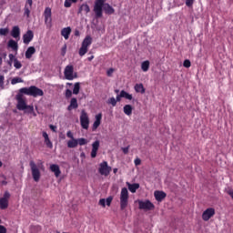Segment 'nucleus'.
I'll return each instance as SVG.
<instances>
[{
	"instance_id": "nucleus-6",
	"label": "nucleus",
	"mask_w": 233,
	"mask_h": 233,
	"mask_svg": "<svg viewBox=\"0 0 233 233\" xmlns=\"http://www.w3.org/2000/svg\"><path fill=\"white\" fill-rule=\"evenodd\" d=\"M103 3L104 0H96L94 5V12L97 19L103 17Z\"/></svg>"
},
{
	"instance_id": "nucleus-13",
	"label": "nucleus",
	"mask_w": 233,
	"mask_h": 233,
	"mask_svg": "<svg viewBox=\"0 0 233 233\" xmlns=\"http://www.w3.org/2000/svg\"><path fill=\"white\" fill-rule=\"evenodd\" d=\"M101 119H103V114L99 113L96 116V120L92 127L93 132L99 128V126L101 125Z\"/></svg>"
},
{
	"instance_id": "nucleus-35",
	"label": "nucleus",
	"mask_w": 233,
	"mask_h": 233,
	"mask_svg": "<svg viewBox=\"0 0 233 233\" xmlns=\"http://www.w3.org/2000/svg\"><path fill=\"white\" fill-rule=\"evenodd\" d=\"M72 3H77V0H65L64 6L66 8H70V6H72Z\"/></svg>"
},
{
	"instance_id": "nucleus-59",
	"label": "nucleus",
	"mask_w": 233,
	"mask_h": 233,
	"mask_svg": "<svg viewBox=\"0 0 233 233\" xmlns=\"http://www.w3.org/2000/svg\"><path fill=\"white\" fill-rule=\"evenodd\" d=\"M0 65H3V57L0 56Z\"/></svg>"
},
{
	"instance_id": "nucleus-49",
	"label": "nucleus",
	"mask_w": 233,
	"mask_h": 233,
	"mask_svg": "<svg viewBox=\"0 0 233 233\" xmlns=\"http://www.w3.org/2000/svg\"><path fill=\"white\" fill-rule=\"evenodd\" d=\"M32 5H34L33 0H26L25 5L29 6V8H32Z\"/></svg>"
},
{
	"instance_id": "nucleus-21",
	"label": "nucleus",
	"mask_w": 233,
	"mask_h": 233,
	"mask_svg": "<svg viewBox=\"0 0 233 233\" xmlns=\"http://www.w3.org/2000/svg\"><path fill=\"white\" fill-rule=\"evenodd\" d=\"M127 186L128 190L131 191L132 194H136V192L139 188L138 183L130 184V182H127Z\"/></svg>"
},
{
	"instance_id": "nucleus-30",
	"label": "nucleus",
	"mask_w": 233,
	"mask_h": 233,
	"mask_svg": "<svg viewBox=\"0 0 233 233\" xmlns=\"http://www.w3.org/2000/svg\"><path fill=\"white\" fill-rule=\"evenodd\" d=\"M120 97H124L125 99H128L129 101H132L133 96L132 95L128 94L127 91L122 90L120 92Z\"/></svg>"
},
{
	"instance_id": "nucleus-42",
	"label": "nucleus",
	"mask_w": 233,
	"mask_h": 233,
	"mask_svg": "<svg viewBox=\"0 0 233 233\" xmlns=\"http://www.w3.org/2000/svg\"><path fill=\"white\" fill-rule=\"evenodd\" d=\"M0 88H5V76L0 75Z\"/></svg>"
},
{
	"instance_id": "nucleus-16",
	"label": "nucleus",
	"mask_w": 233,
	"mask_h": 233,
	"mask_svg": "<svg viewBox=\"0 0 233 233\" xmlns=\"http://www.w3.org/2000/svg\"><path fill=\"white\" fill-rule=\"evenodd\" d=\"M97 150H99V140H96L92 144V151H91L92 158H95L97 157Z\"/></svg>"
},
{
	"instance_id": "nucleus-46",
	"label": "nucleus",
	"mask_w": 233,
	"mask_h": 233,
	"mask_svg": "<svg viewBox=\"0 0 233 233\" xmlns=\"http://www.w3.org/2000/svg\"><path fill=\"white\" fill-rule=\"evenodd\" d=\"M114 74V68H109L107 71H106V76L108 77H112V75Z\"/></svg>"
},
{
	"instance_id": "nucleus-18",
	"label": "nucleus",
	"mask_w": 233,
	"mask_h": 233,
	"mask_svg": "<svg viewBox=\"0 0 233 233\" xmlns=\"http://www.w3.org/2000/svg\"><path fill=\"white\" fill-rule=\"evenodd\" d=\"M45 23H50L52 21V9L50 7H46L44 11Z\"/></svg>"
},
{
	"instance_id": "nucleus-14",
	"label": "nucleus",
	"mask_w": 233,
	"mask_h": 233,
	"mask_svg": "<svg viewBox=\"0 0 233 233\" xmlns=\"http://www.w3.org/2000/svg\"><path fill=\"white\" fill-rule=\"evenodd\" d=\"M155 199L158 201V203H161L165 198H167V193L164 191L156 190L154 192Z\"/></svg>"
},
{
	"instance_id": "nucleus-52",
	"label": "nucleus",
	"mask_w": 233,
	"mask_h": 233,
	"mask_svg": "<svg viewBox=\"0 0 233 233\" xmlns=\"http://www.w3.org/2000/svg\"><path fill=\"white\" fill-rule=\"evenodd\" d=\"M0 233H6V228L5 226L0 225Z\"/></svg>"
},
{
	"instance_id": "nucleus-9",
	"label": "nucleus",
	"mask_w": 233,
	"mask_h": 233,
	"mask_svg": "<svg viewBox=\"0 0 233 233\" xmlns=\"http://www.w3.org/2000/svg\"><path fill=\"white\" fill-rule=\"evenodd\" d=\"M8 199H10V192L5 191L3 198H0L1 210H6L8 208Z\"/></svg>"
},
{
	"instance_id": "nucleus-39",
	"label": "nucleus",
	"mask_w": 233,
	"mask_h": 233,
	"mask_svg": "<svg viewBox=\"0 0 233 233\" xmlns=\"http://www.w3.org/2000/svg\"><path fill=\"white\" fill-rule=\"evenodd\" d=\"M10 29L8 27L0 28V35H8Z\"/></svg>"
},
{
	"instance_id": "nucleus-4",
	"label": "nucleus",
	"mask_w": 233,
	"mask_h": 233,
	"mask_svg": "<svg viewBox=\"0 0 233 233\" xmlns=\"http://www.w3.org/2000/svg\"><path fill=\"white\" fill-rule=\"evenodd\" d=\"M98 172L100 176H105L106 177L110 176L112 172V167L108 166V162L103 161L99 164Z\"/></svg>"
},
{
	"instance_id": "nucleus-62",
	"label": "nucleus",
	"mask_w": 233,
	"mask_h": 233,
	"mask_svg": "<svg viewBox=\"0 0 233 233\" xmlns=\"http://www.w3.org/2000/svg\"><path fill=\"white\" fill-rule=\"evenodd\" d=\"M115 92L117 94V92H119V90H116Z\"/></svg>"
},
{
	"instance_id": "nucleus-33",
	"label": "nucleus",
	"mask_w": 233,
	"mask_h": 233,
	"mask_svg": "<svg viewBox=\"0 0 233 233\" xmlns=\"http://www.w3.org/2000/svg\"><path fill=\"white\" fill-rule=\"evenodd\" d=\"M86 52H88V47H86L85 46H81V47L78 51L80 57H83V56H85L86 54Z\"/></svg>"
},
{
	"instance_id": "nucleus-31",
	"label": "nucleus",
	"mask_w": 233,
	"mask_h": 233,
	"mask_svg": "<svg viewBox=\"0 0 233 233\" xmlns=\"http://www.w3.org/2000/svg\"><path fill=\"white\" fill-rule=\"evenodd\" d=\"M148 68H150V62L146 60L141 64V69L143 72H148Z\"/></svg>"
},
{
	"instance_id": "nucleus-53",
	"label": "nucleus",
	"mask_w": 233,
	"mask_h": 233,
	"mask_svg": "<svg viewBox=\"0 0 233 233\" xmlns=\"http://www.w3.org/2000/svg\"><path fill=\"white\" fill-rule=\"evenodd\" d=\"M49 128L53 131L56 132V130H57V127L54 126V125H50Z\"/></svg>"
},
{
	"instance_id": "nucleus-41",
	"label": "nucleus",
	"mask_w": 233,
	"mask_h": 233,
	"mask_svg": "<svg viewBox=\"0 0 233 233\" xmlns=\"http://www.w3.org/2000/svg\"><path fill=\"white\" fill-rule=\"evenodd\" d=\"M107 103L108 105H112V106H116V105H117V101L114 97L109 98Z\"/></svg>"
},
{
	"instance_id": "nucleus-56",
	"label": "nucleus",
	"mask_w": 233,
	"mask_h": 233,
	"mask_svg": "<svg viewBox=\"0 0 233 233\" xmlns=\"http://www.w3.org/2000/svg\"><path fill=\"white\" fill-rule=\"evenodd\" d=\"M92 59H94V56L87 57V60H89V61H92Z\"/></svg>"
},
{
	"instance_id": "nucleus-28",
	"label": "nucleus",
	"mask_w": 233,
	"mask_h": 233,
	"mask_svg": "<svg viewBox=\"0 0 233 233\" xmlns=\"http://www.w3.org/2000/svg\"><path fill=\"white\" fill-rule=\"evenodd\" d=\"M135 90L138 94H145V86L143 84H136Z\"/></svg>"
},
{
	"instance_id": "nucleus-60",
	"label": "nucleus",
	"mask_w": 233,
	"mask_h": 233,
	"mask_svg": "<svg viewBox=\"0 0 233 233\" xmlns=\"http://www.w3.org/2000/svg\"><path fill=\"white\" fill-rule=\"evenodd\" d=\"M61 139H66V137H65V135L60 136Z\"/></svg>"
},
{
	"instance_id": "nucleus-64",
	"label": "nucleus",
	"mask_w": 233,
	"mask_h": 233,
	"mask_svg": "<svg viewBox=\"0 0 233 233\" xmlns=\"http://www.w3.org/2000/svg\"><path fill=\"white\" fill-rule=\"evenodd\" d=\"M34 116H36L35 113H34Z\"/></svg>"
},
{
	"instance_id": "nucleus-11",
	"label": "nucleus",
	"mask_w": 233,
	"mask_h": 233,
	"mask_svg": "<svg viewBox=\"0 0 233 233\" xmlns=\"http://www.w3.org/2000/svg\"><path fill=\"white\" fill-rule=\"evenodd\" d=\"M216 215V209L214 208H208L202 213L203 221H208L210 218H214Z\"/></svg>"
},
{
	"instance_id": "nucleus-47",
	"label": "nucleus",
	"mask_w": 233,
	"mask_h": 233,
	"mask_svg": "<svg viewBox=\"0 0 233 233\" xmlns=\"http://www.w3.org/2000/svg\"><path fill=\"white\" fill-rule=\"evenodd\" d=\"M194 5V0H186V6H192Z\"/></svg>"
},
{
	"instance_id": "nucleus-51",
	"label": "nucleus",
	"mask_w": 233,
	"mask_h": 233,
	"mask_svg": "<svg viewBox=\"0 0 233 233\" xmlns=\"http://www.w3.org/2000/svg\"><path fill=\"white\" fill-rule=\"evenodd\" d=\"M136 167H139L141 165V159L140 158H136L134 161Z\"/></svg>"
},
{
	"instance_id": "nucleus-45",
	"label": "nucleus",
	"mask_w": 233,
	"mask_h": 233,
	"mask_svg": "<svg viewBox=\"0 0 233 233\" xmlns=\"http://www.w3.org/2000/svg\"><path fill=\"white\" fill-rule=\"evenodd\" d=\"M98 204H99L101 207H104V208L106 207V202L105 198H101V199L99 200Z\"/></svg>"
},
{
	"instance_id": "nucleus-23",
	"label": "nucleus",
	"mask_w": 233,
	"mask_h": 233,
	"mask_svg": "<svg viewBox=\"0 0 233 233\" xmlns=\"http://www.w3.org/2000/svg\"><path fill=\"white\" fill-rule=\"evenodd\" d=\"M70 34H72V28L70 27H65L61 30V35L65 39H68V37H70Z\"/></svg>"
},
{
	"instance_id": "nucleus-5",
	"label": "nucleus",
	"mask_w": 233,
	"mask_h": 233,
	"mask_svg": "<svg viewBox=\"0 0 233 233\" xmlns=\"http://www.w3.org/2000/svg\"><path fill=\"white\" fill-rule=\"evenodd\" d=\"M80 125L84 130H88L90 125V118H88V113L83 109L80 115Z\"/></svg>"
},
{
	"instance_id": "nucleus-19",
	"label": "nucleus",
	"mask_w": 233,
	"mask_h": 233,
	"mask_svg": "<svg viewBox=\"0 0 233 233\" xmlns=\"http://www.w3.org/2000/svg\"><path fill=\"white\" fill-rule=\"evenodd\" d=\"M78 107H79V105L77 104V98H76V97L71 98L70 104L67 106V110L70 112V111L75 110L76 108H78Z\"/></svg>"
},
{
	"instance_id": "nucleus-44",
	"label": "nucleus",
	"mask_w": 233,
	"mask_h": 233,
	"mask_svg": "<svg viewBox=\"0 0 233 233\" xmlns=\"http://www.w3.org/2000/svg\"><path fill=\"white\" fill-rule=\"evenodd\" d=\"M66 99H69V97H72V90L70 89L66 90Z\"/></svg>"
},
{
	"instance_id": "nucleus-40",
	"label": "nucleus",
	"mask_w": 233,
	"mask_h": 233,
	"mask_svg": "<svg viewBox=\"0 0 233 233\" xmlns=\"http://www.w3.org/2000/svg\"><path fill=\"white\" fill-rule=\"evenodd\" d=\"M183 66H184L185 68H190V66H192V63L190 62V60L186 59V60H184V62H183Z\"/></svg>"
},
{
	"instance_id": "nucleus-27",
	"label": "nucleus",
	"mask_w": 233,
	"mask_h": 233,
	"mask_svg": "<svg viewBox=\"0 0 233 233\" xmlns=\"http://www.w3.org/2000/svg\"><path fill=\"white\" fill-rule=\"evenodd\" d=\"M81 12L88 14L90 12V6L87 4H83L78 9V14H81Z\"/></svg>"
},
{
	"instance_id": "nucleus-20",
	"label": "nucleus",
	"mask_w": 233,
	"mask_h": 233,
	"mask_svg": "<svg viewBox=\"0 0 233 233\" xmlns=\"http://www.w3.org/2000/svg\"><path fill=\"white\" fill-rule=\"evenodd\" d=\"M104 10V12L106 14H108V15H112L114 14L115 10L112 8L111 5H109L108 4H106L105 3V0L103 2V5H102V11Z\"/></svg>"
},
{
	"instance_id": "nucleus-54",
	"label": "nucleus",
	"mask_w": 233,
	"mask_h": 233,
	"mask_svg": "<svg viewBox=\"0 0 233 233\" xmlns=\"http://www.w3.org/2000/svg\"><path fill=\"white\" fill-rule=\"evenodd\" d=\"M15 56H14V54H9V61H10V63H12V61H14V59H15Z\"/></svg>"
},
{
	"instance_id": "nucleus-2",
	"label": "nucleus",
	"mask_w": 233,
	"mask_h": 233,
	"mask_svg": "<svg viewBox=\"0 0 233 233\" xmlns=\"http://www.w3.org/2000/svg\"><path fill=\"white\" fill-rule=\"evenodd\" d=\"M128 207V189L123 187L120 193V210H125Z\"/></svg>"
},
{
	"instance_id": "nucleus-57",
	"label": "nucleus",
	"mask_w": 233,
	"mask_h": 233,
	"mask_svg": "<svg viewBox=\"0 0 233 233\" xmlns=\"http://www.w3.org/2000/svg\"><path fill=\"white\" fill-rule=\"evenodd\" d=\"M75 35H76V36L79 35V31H78V30H76V31H75Z\"/></svg>"
},
{
	"instance_id": "nucleus-36",
	"label": "nucleus",
	"mask_w": 233,
	"mask_h": 233,
	"mask_svg": "<svg viewBox=\"0 0 233 233\" xmlns=\"http://www.w3.org/2000/svg\"><path fill=\"white\" fill-rule=\"evenodd\" d=\"M14 66L15 68H16V70H19L20 68H22L23 64H21L20 61L17 60V58L14 59Z\"/></svg>"
},
{
	"instance_id": "nucleus-61",
	"label": "nucleus",
	"mask_w": 233,
	"mask_h": 233,
	"mask_svg": "<svg viewBox=\"0 0 233 233\" xmlns=\"http://www.w3.org/2000/svg\"><path fill=\"white\" fill-rule=\"evenodd\" d=\"M3 167V162L0 161V167Z\"/></svg>"
},
{
	"instance_id": "nucleus-43",
	"label": "nucleus",
	"mask_w": 233,
	"mask_h": 233,
	"mask_svg": "<svg viewBox=\"0 0 233 233\" xmlns=\"http://www.w3.org/2000/svg\"><path fill=\"white\" fill-rule=\"evenodd\" d=\"M113 199H114V197H108V198L106 199V203L107 207H110V205H112Z\"/></svg>"
},
{
	"instance_id": "nucleus-37",
	"label": "nucleus",
	"mask_w": 233,
	"mask_h": 233,
	"mask_svg": "<svg viewBox=\"0 0 233 233\" xmlns=\"http://www.w3.org/2000/svg\"><path fill=\"white\" fill-rule=\"evenodd\" d=\"M30 10H32V7L25 5L24 15H26V17H30Z\"/></svg>"
},
{
	"instance_id": "nucleus-22",
	"label": "nucleus",
	"mask_w": 233,
	"mask_h": 233,
	"mask_svg": "<svg viewBox=\"0 0 233 233\" xmlns=\"http://www.w3.org/2000/svg\"><path fill=\"white\" fill-rule=\"evenodd\" d=\"M34 54H35V47L29 46L25 51V59H32Z\"/></svg>"
},
{
	"instance_id": "nucleus-8",
	"label": "nucleus",
	"mask_w": 233,
	"mask_h": 233,
	"mask_svg": "<svg viewBox=\"0 0 233 233\" xmlns=\"http://www.w3.org/2000/svg\"><path fill=\"white\" fill-rule=\"evenodd\" d=\"M64 75L67 81H73V79H76V77H77V75L74 76V66H67L65 68Z\"/></svg>"
},
{
	"instance_id": "nucleus-7",
	"label": "nucleus",
	"mask_w": 233,
	"mask_h": 233,
	"mask_svg": "<svg viewBox=\"0 0 233 233\" xmlns=\"http://www.w3.org/2000/svg\"><path fill=\"white\" fill-rule=\"evenodd\" d=\"M138 208L140 210H154L156 208V206H154V204L151 203L150 200H139Z\"/></svg>"
},
{
	"instance_id": "nucleus-32",
	"label": "nucleus",
	"mask_w": 233,
	"mask_h": 233,
	"mask_svg": "<svg viewBox=\"0 0 233 233\" xmlns=\"http://www.w3.org/2000/svg\"><path fill=\"white\" fill-rule=\"evenodd\" d=\"M79 90H81V84L79 82H76L75 83L73 88V94H75V96H77V94H79Z\"/></svg>"
},
{
	"instance_id": "nucleus-10",
	"label": "nucleus",
	"mask_w": 233,
	"mask_h": 233,
	"mask_svg": "<svg viewBox=\"0 0 233 233\" xmlns=\"http://www.w3.org/2000/svg\"><path fill=\"white\" fill-rule=\"evenodd\" d=\"M66 136H67V137H69V139H71V140H68L67 141V147L68 148H76V147H77V138H75L74 137V133H72V131H67V133H66Z\"/></svg>"
},
{
	"instance_id": "nucleus-15",
	"label": "nucleus",
	"mask_w": 233,
	"mask_h": 233,
	"mask_svg": "<svg viewBox=\"0 0 233 233\" xmlns=\"http://www.w3.org/2000/svg\"><path fill=\"white\" fill-rule=\"evenodd\" d=\"M49 170L55 174L56 177H59V176H61V168H59V165H50Z\"/></svg>"
},
{
	"instance_id": "nucleus-63",
	"label": "nucleus",
	"mask_w": 233,
	"mask_h": 233,
	"mask_svg": "<svg viewBox=\"0 0 233 233\" xmlns=\"http://www.w3.org/2000/svg\"><path fill=\"white\" fill-rule=\"evenodd\" d=\"M67 85H72V83H67Z\"/></svg>"
},
{
	"instance_id": "nucleus-24",
	"label": "nucleus",
	"mask_w": 233,
	"mask_h": 233,
	"mask_svg": "<svg viewBox=\"0 0 233 233\" xmlns=\"http://www.w3.org/2000/svg\"><path fill=\"white\" fill-rule=\"evenodd\" d=\"M11 35L15 39H17V37H19L21 35V30L19 29V26L15 25L13 27V29L11 31Z\"/></svg>"
},
{
	"instance_id": "nucleus-17",
	"label": "nucleus",
	"mask_w": 233,
	"mask_h": 233,
	"mask_svg": "<svg viewBox=\"0 0 233 233\" xmlns=\"http://www.w3.org/2000/svg\"><path fill=\"white\" fill-rule=\"evenodd\" d=\"M42 136L45 139V144L47 147V148H54V144H52V141L50 140V137H48V133H46V131H44L42 133Z\"/></svg>"
},
{
	"instance_id": "nucleus-38",
	"label": "nucleus",
	"mask_w": 233,
	"mask_h": 233,
	"mask_svg": "<svg viewBox=\"0 0 233 233\" xmlns=\"http://www.w3.org/2000/svg\"><path fill=\"white\" fill-rule=\"evenodd\" d=\"M24 81L22 80L21 77H14L11 80V85H17V83H23Z\"/></svg>"
},
{
	"instance_id": "nucleus-34",
	"label": "nucleus",
	"mask_w": 233,
	"mask_h": 233,
	"mask_svg": "<svg viewBox=\"0 0 233 233\" xmlns=\"http://www.w3.org/2000/svg\"><path fill=\"white\" fill-rule=\"evenodd\" d=\"M76 141H77V145H79L80 147H83L88 144V140L86 138H78L76 139Z\"/></svg>"
},
{
	"instance_id": "nucleus-1",
	"label": "nucleus",
	"mask_w": 233,
	"mask_h": 233,
	"mask_svg": "<svg viewBox=\"0 0 233 233\" xmlns=\"http://www.w3.org/2000/svg\"><path fill=\"white\" fill-rule=\"evenodd\" d=\"M19 93L20 94L16 95V108L17 110H27L28 114H34V106L26 105V101L23 98V94H25V96H31L32 97H42V96H45L43 89L35 86L22 87L19 89Z\"/></svg>"
},
{
	"instance_id": "nucleus-3",
	"label": "nucleus",
	"mask_w": 233,
	"mask_h": 233,
	"mask_svg": "<svg viewBox=\"0 0 233 233\" xmlns=\"http://www.w3.org/2000/svg\"><path fill=\"white\" fill-rule=\"evenodd\" d=\"M29 167L31 168V173H32L34 181H35L36 183L39 182V180L41 179V171L39 170L37 164H35L34 160H31L29 162Z\"/></svg>"
},
{
	"instance_id": "nucleus-58",
	"label": "nucleus",
	"mask_w": 233,
	"mask_h": 233,
	"mask_svg": "<svg viewBox=\"0 0 233 233\" xmlns=\"http://www.w3.org/2000/svg\"><path fill=\"white\" fill-rule=\"evenodd\" d=\"M113 172H114V174H117V168L115 167V168L113 169Z\"/></svg>"
},
{
	"instance_id": "nucleus-26",
	"label": "nucleus",
	"mask_w": 233,
	"mask_h": 233,
	"mask_svg": "<svg viewBox=\"0 0 233 233\" xmlns=\"http://www.w3.org/2000/svg\"><path fill=\"white\" fill-rule=\"evenodd\" d=\"M132 110H134V107H132L131 105H126L123 108L124 114H126V116H132Z\"/></svg>"
},
{
	"instance_id": "nucleus-50",
	"label": "nucleus",
	"mask_w": 233,
	"mask_h": 233,
	"mask_svg": "<svg viewBox=\"0 0 233 233\" xmlns=\"http://www.w3.org/2000/svg\"><path fill=\"white\" fill-rule=\"evenodd\" d=\"M129 149H130V146H127V147H122V152L124 154H128Z\"/></svg>"
},
{
	"instance_id": "nucleus-29",
	"label": "nucleus",
	"mask_w": 233,
	"mask_h": 233,
	"mask_svg": "<svg viewBox=\"0 0 233 233\" xmlns=\"http://www.w3.org/2000/svg\"><path fill=\"white\" fill-rule=\"evenodd\" d=\"M8 46H9V48H12V50H17V48H19L17 42H15V40H12V39L8 41Z\"/></svg>"
},
{
	"instance_id": "nucleus-12",
	"label": "nucleus",
	"mask_w": 233,
	"mask_h": 233,
	"mask_svg": "<svg viewBox=\"0 0 233 233\" xmlns=\"http://www.w3.org/2000/svg\"><path fill=\"white\" fill-rule=\"evenodd\" d=\"M34 39V31L28 30L24 35H23V41L25 45H29L30 42Z\"/></svg>"
},
{
	"instance_id": "nucleus-55",
	"label": "nucleus",
	"mask_w": 233,
	"mask_h": 233,
	"mask_svg": "<svg viewBox=\"0 0 233 233\" xmlns=\"http://www.w3.org/2000/svg\"><path fill=\"white\" fill-rule=\"evenodd\" d=\"M121 97H123V96H121V94L116 96V103L121 101Z\"/></svg>"
},
{
	"instance_id": "nucleus-48",
	"label": "nucleus",
	"mask_w": 233,
	"mask_h": 233,
	"mask_svg": "<svg viewBox=\"0 0 233 233\" xmlns=\"http://www.w3.org/2000/svg\"><path fill=\"white\" fill-rule=\"evenodd\" d=\"M66 54V45H65L61 49V56H65Z\"/></svg>"
},
{
	"instance_id": "nucleus-25",
	"label": "nucleus",
	"mask_w": 233,
	"mask_h": 233,
	"mask_svg": "<svg viewBox=\"0 0 233 233\" xmlns=\"http://www.w3.org/2000/svg\"><path fill=\"white\" fill-rule=\"evenodd\" d=\"M92 45V36L87 35L85 37V39L82 42V46H86V48H88Z\"/></svg>"
}]
</instances>
